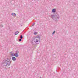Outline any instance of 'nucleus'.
<instances>
[{"mask_svg": "<svg viewBox=\"0 0 78 78\" xmlns=\"http://www.w3.org/2000/svg\"><path fill=\"white\" fill-rule=\"evenodd\" d=\"M18 34H19V32H18V31L16 32L15 33V35H17Z\"/></svg>", "mask_w": 78, "mask_h": 78, "instance_id": "nucleus-8", "label": "nucleus"}, {"mask_svg": "<svg viewBox=\"0 0 78 78\" xmlns=\"http://www.w3.org/2000/svg\"><path fill=\"white\" fill-rule=\"evenodd\" d=\"M20 38L21 39H23V37H22V35H20Z\"/></svg>", "mask_w": 78, "mask_h": 78, "instance_id": "nucleus-13", "label": "nucleus"}, {"mask_svg": "<svg viewBox=\"0 0 78 78\" xmlns=\"http://www.w3.org/2000/svg\"><path fill=\"white\" fill-rule=\"evenodd\" d=\"M19 40L20 42L22 41V39L21 38L20 39H19Z\"/></svg>", "mask_w": 78, "mask_h": 78, "instance_id": "nucleus-15", "label": "nucleus"}, {"mask_svg": "<svg viewBox=\"0 0 78 78\" xmlns=\"http://www.w3.org/2000/svg\"><path fill=\"white\" fill-rule=\"evenodd\" d=\"M34 34H37V32H34Z\"/></svg>", "mask_w": 78, "mask_h": 78, "instance_id": "nucleus-14", "label": "nucleus"}, {"mask_svg": "<svg viewBox=\"0 0 78 78\" xmlns=\"http://www.w3.org/2000/svg\"><path fill=\"white\" fill-rule=\"evenodd\" d=\"M14 55L16 57H19V55L17 53H15L14 54Z\"/></svg>", "mask_w": 78, "mask_h": 78, "instance_id": "nucleus-5", "label": "nucleus"}, {"mask_svg": "<svg viewBox=\"0 0 78 78\" xmlns=\"http://www.w3.org/2000/svg\"><path fill=\"white\" fill-rule=\"evenodd\" d=\"M35 25V23H34L32 25V27H33V26H34Z\"/></svg>", "mask_w": 78, "mask_h": 78, "instance_id": "nucleus-10", "label": "nucleus"}, {"mask_svg": "<svg viewBox=\"0 0 78 78\" xmlns=\"http://www.w3.org/2000/svg\"><path fill=\"white\" fill-rule=\"evenodd\" d=\"M55 33V31H54L52 33V34H54Z\"/></svg>", "mask_w": 78, "mask_h": 78, "instance_id": "nucleus-12", "label": "nucleus"}, {"mask_svg": "<svg viewBox=\"0 0 78 78\" xmlns=\"http://www.w3.org/2000/svg\"><path fill=\"white\" fill-rule=\"evenodd\" d=\"M10 54L12 56H14V53H11Z\"/></svg>", "mask_w": 78, "mask_h": 78, "instance_id": "nucleus-9", "label": "nucleus"}, {"mask_svg": "<svg viewBox=\"0 0 78 78\" xmlns=\"http://www.w3.org/2000/svg\"><path fill=\"white\" fill-rule=\"evenodd\" d=\"M38 39L40 40V37L39 35L32 37V41L31 42V43L32 45H34L36 42H38V41H39Z\"/></svg>", "mask_w": 78, "mask_h": 78, "instance_id": "nucleus-2", "label": "nucleus"}, {"mask_svg": "<svg viewBox=\"0 0 78 78\" xmlns=\"http://www.w3.org/2000/svg\"><path fill=\"white\" fill-rule=\"evenodd\" d=\"M1 27H3V25H1Z\"/></svg>", "mask_w": 78, "mask_h": 78, "instance_id": "nucleus-16", "label": "nucleus"}, {"mask_svg": "<svg viewBox=\"0 0 78 78\" xmlns=\"http://www.w3.org/2000/svg\"><path fill=\"white\" fill-rule=\"evenodd\" d=\"M11 61L9 58H7L5 60H4L2 62V67H8L11 65Z\"/></svg>", "mask_w": 78, "mask_h": 78, "instance_id": "nucleus-1", "label": "nucleus"}, {"mask_svg": "<svg viewBox=\"0 0 78 78\" xmlns=\"http://www.w3.org/2000/svg\"><path fill=\"white\" fill-rule=\"evenodd\" d=\"M51 17L52 19H53V20L56 21L58 20L59 19V15L57 14V15H51Z\"/></svg>", "mask_w": 78, "mask_h": 78, "instance_id": "nucleus-3", "label": "nucleus"}, {"mask_svg": "<svg viewBox=\"0 0 78 78\" xmlns=\"http://www.w3.org/2000/svg\"><path fill=\"white\" fill-rule=\"evenodd\" d=\"M22 25H21V26L22 27Z\"/></svg>", "mask_w": 78, "mask_h": 78, "instance_id": "nucleus-18", "label": "nucleus"}, {"mask_svg": "<svg viewBox=\"0 0 78 78\" xmlns=\"http://www.w3.org/2000/svg\"><path fill=\"white\" fill-rule=\"evenodd\" d=\"M11 53H12V52Z\"/></svg>", "mask_w": 78, "mask_h": 78, "instance_id": "nucleus-19", "label": "nucleus"}, {"mask_svg": "<svg viewBox=\"0 0 78 78\" xmlns=\"http://www.w3.org/2000/svg\"><path fill=\"white\" fill-rule=\"evenodd\" d=\"M40 78H41V77H40Z\"/></svg>", "mask_w": 78, "mask_h": 78, "instance_id": "nucleus-17", "label": "nucleus"}, {"mask_svg": "<svg viewBox=\"0 0 78 78\" xmlns=\"http://www.w3.org/2000/svg\"><path fill=\"white\" fill-rule=\"evenodd\" d=\"M11 15H12V16H13V17H16V14L13 13L11 14Z\"/></svg>", "mask_w": 78, "mask_h": 78, "instance_id": "nucleus-4", "label": "nucleus"}, {"mask_svg": "<svg viewBox=\"0 0 78 78\" xmlns=\"http://www.w3.org/2000/svg\"><path fill=\"white\" fill-rule=\"evenodd\" d=\"M19 53V51H16V53H17V54H18V53Z\"/></svg>", "mask_w": 78, "mask_h": 78, "instance_id": "nucleus-11", "label": "nucleus"}, {"mask_svg": "<svg viewBox=\"0 0 78 78\" xmlns=\"http://www.w3.org/2000/svg\"><path fill=\"white\" fill-rule=\"evenodd\" d=\"M52 12H56V9H53L52 10Z\"/></svg>", "mask_w": 78, "mask_h": 78, "instance_id": "nucleus-7", "label": "nucleus"}, {"mask_svg": "<svg viewBox=\"0 0 78 78\" xmlns=\"http://www.w3.org/2000/svg\"><path fill=\"white\" fill-rule=\"evenodd\" d=\"M12 61H16V57H13L12 58Z\"/></svg>", "mask_w": 78, "mask_h": 78, "instance_id": "nucleus-6", "label": "nucleus"}]
</instances>
